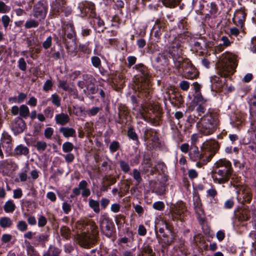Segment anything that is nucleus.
<instances>
[{
    "instance_id": "f257e3e1",
    "label": "nucleus",
    "mask_w": 256,
    "mask_h": 256,
    "mask_svg": "<svg viewBox=\"0 0 256 256\" xmlns=\"http://www.w3.org/2000/svg\"><path fill=\"white\" fill-rule=\"evenodd\" d=\"M218 148V143L215 140H206L202 144L200 150L195 148L189 152L190 158L196 162L198 167L201 168L211 160Z\"/></svg>"
},
{
    "instance_id": "f03ea898",
    "label": "nucleus",
    "mask_w": 256,
    "mask_h": 256,
    "mask_svg": "<svg viewBox=\"0 0 256 256\" xmlns=\"http://www.w3.org/2000/svg\"><path fill=\"white\" fill-rule=\"evenodd\" d=\"M233 171L230 161L226 158L220 159L214 164L212 177L215 182L223 184L228 182Z\"/></svg>"
},
{
    "instance_id": "7ed1b4c3",
    "label": "nucleus",
    "mask_w": 256,
    "mask_h": 256,
    "mask_svg": "<svg viewBox=\"0 0 256 256\" xmlns=\"http://www.w3.org/2000/svg\"><path fill=\"white\" fill-rule=\"evenodd\" d=\"M219 123L218 115L216 113H208L203 116L197 123L200 132L204 135L213 134Z\"/></svg>"
},
{
    "instance_id": "20e7f679",
    "label": "nucleus",
    "mask_w": 256,
    "mask_h": 256,
    "mask_svg": "<svg viewBox=\"0 0 256 256\" xmlns=\"http://www.w3.org/2000/svg\"><path fill=\"white\" fill-rule=\"evenodd\" d=\"M237 66L235 56L232 55L224 56L219 62L218 65V72L224 78L232 74Z\"/></svg>"
},
{
    "instance_id": "39448f33",
    "label": "nucleus",
    "mask_w": 256,
    "mask_h": 256,
    "mask_svg": "<svg viewBox=\"0 0 256 256\" xmlns=\"http://www.w3.org/2000/svg\"><path fill=\"white\" fill-rule=\"evenodd\" d=\"M91 226L92 234L84 232L78 236V243L81 246L88 248L97 242V237L98 235V232L96 230L97 226L94 222H92Z\"/></svg>"
},
{
    "instance_id": "423d86ee",
    "label": "nucleus",
    "mask_w": 256,
    "mask_h": 256,
    "mask_svg": "<svg viewBox=\"0 0 256 256\" xmlns=\"http://www.w3.org/2000/svg\"><path fill=\"white\" fill-rule=\"evenodd\" d=\"M100 229L103 234L108 238H110L114 232V224L106 215H102L99 220Z\"/></svg>"
},
{
    "instance_id": "0eeeda50",
    "label": "nucleus",
    "mask_w": 256,
    "mask_h": 256,
    "mask_svg": "<svg viewBox=\"0 0 256 256\" xmlns=\"http://www.w3.org/2000/svg\"><path fill=\"white\" fill-rule=\"evenodd\" d=\"M47 12L48 6L44 1H40L34 6V16L40 21L44 19Z\"/></svg>"
},
{
    "instance_id": "6e6552de",
    "label": "nucleus",
    "mask_w": 256,
    "mask_h": 256,
    "mask_svg": "<svg viewBox=\"0 0 256 256\" xmlns=\"http://www.w3.org/2000/svg\"><path fill=\"white\" fill-rule=\"evenodd\" d=\"M186 211L183 202L178 203L172 207L171 211L172 220H182L184 212Z\"/></svg>"
},
{
    "instance_id": "1a4fd4ad",
    "label": "nucleus",
    "mask_w": 256,
    "mask_h": 256,
    "mask_svg": "<svg viewBox=\"0 0 256 256\" xmlns=\"http://www.w3.org/2000/svg\"><path fill=\"white\" fill-rule=\"evenodd\" d=\"M88 182L84 180L80 182L78 188H75L73 189L72 192L74 196H78L80 194V190H82V194L84 197H88L90 194V191L89 188H87Z\"/></svg>"
},
{
    "instance_id": "9d476101",
    "label": "nucleus",
    "mask_w": 256,
    "mask_h": 256,
    "mask_svg": "<svg viewBox=\"0 0 256 256\" xmlns=\"http://www.w3.org/2000/svg\"><path fill=\"white\" fill-rule=\"evenodd\" d=\"M134 68L144 76L145 79H146L148 76V68L142 64H136L134 66ZM148 80H145L144 84L140 86L142 90H144L148 88Z\"/></svg>"
},
{
    "instance_id": "9b49d317",
    "label": "nucleus",
    "mask_w": 256,
    "mask_h": 256,
    "mask_svg": "<svg viewBox=\"0 0 256 256\" xmlns=\"http://www.w3.org/2000/svg\"><path fill=\"white\" fill-rule=\"evenodd\" d=\"M246 16V14L242 10H236L234 14L232 20L238 26L242 27L244 24Z\"/></svg>"
},
{
    "instance_id": "f8f14e48",
    "label": "nucleus",
    "mask_w": 256,
    "mask_h": 256,
    "mask_svg": "<svg viewBox=\"0 0 256 256\" xmlns=\"http://www.w3.org/2000/svg\"><path fill=\"white\" fill-rule=\"evenodd\" d=\"M159 232L160 234L158 235L156 232V237L159 240V242L161 243L163 246L170 245L174 242V236L170 238H168V235L164 233V228H160L159 229Z\"/></svg>"
},
{
    "instance_id": "ddd939ff",
    "label": "nucleus",
    "mask_w": 256,
    "mask_h": 256,
    "mask_svg": "<svg viewBox=\"0 0 256 256\" xmlns=\"http://www.w3.org/2000/svg\"><path fill=\"white\" fill-rule=\"evenodd\" d=\"M26 128L24 122L20 118H17L12 124V128L15 132H22Z\"/></svg>"
},
{
    "instance_id": "4468645a",
    "label": "nucleus",
    "mask_w": 256,
    "mask_h": 256,
    "mask_svg": "<svg viewBox=\"0 0 256 256\" xmlns=\"http://www.w3.org/2000/svg\"><path fill=\"white\" fill-rule=\"evenodd\" d=\"M49 235L41 234L33 238V244L36 246L40 245L42 247L46 246V243L48 240Z\"/></svg>"
},
{
    "instance_id": "2eb2a0df",
    "label": "nucleus",
    "mask_w": 256,
    "mask_h": 256,
    "mask_svg": "<svg viewBox=\"0 0 256 256\" xmlns=\"http://www.w3.org/2000/svg\"><path fill=\"white\" fill-rule=\"evenodd\" d=\"M66 0H55L52 2V7L57 12H64L66 5Z\"/></svg>"
},
{
    "instance_id": "dca6fc26",
    "label": "nucleus",
    "mask_w": 256,
    "mask_h": 256,
    "mask_svg": "<svg viewBox=\"0 0 256 256\" xmlns=\"http://www.w3.org/2000/svg\"><path fill=\"white\" fill-rule=\"evenodd\" d=\"M55 120L57 124L64 126L69 122L70 117L66 114L61 113L56 116Z\"/></svg>"
},
{
    "instance_id": "f3484780",
    "label": "nucleus",
    "mask_w": 256,
    "mask_h": 256,
    "mask_svg": "<svg viewBox=\"0 0 256 256\" xmlns=\"http://www.w3.org/2000/svg\"><path fill=\"white\" fill-rule=\"evenodd\" d=\"M60 132L62 133L64 137H76V132L74 129L69 127H62L60 129Z\"/></svg>"
},
{
    "instance_id": "a211bd4d",
    "label": "nucleus",
    "mask_w": 256,
    "mask_h": 256,
    "mask_svg": "<svg viewBox=\"0 0 256 256\" xmlns=\"http://www.w3.org/2000/svg\"><path fill=\"white\" fill-rule=\"evenodd\" d=\"M184 73V78L192 80L196 78L198 76L196 70L193 66Z\"/></svg>"
},
{
    "instance_id": "6ab92c4d",
    "label": "nucleus",
    "mask_w": 256,
    "mask_h": 256,
    "mask_svg": "<svg viewBox=\"0 0 256 256\" xmlns=\"http://www.w3.org/2000/svg\"><path fill=\"white\" fill-rule=\"evenodd\" d=\"M61 252L60 249L50 246L48 251L44 252L42 256H60Z\"/></svg>"
},
{
    "instance_id": "aec40b11",
    "label": "nucleus",
    "mask_w": 256,
    "mask_h": 256,
    "mask_svg": "<svg viewBox=\"0 0 256 256\" xmlns=\"http://www.w3.org/2000/svg\"><path fill=\"white\" fill-rule=\"evenodd\" d=\"M14 153L17 156H27L29 154V149L26 146L20 144L15 148Z\"/></svg>"
},
{
    "instance_id": "412c9836",
    "label": "nucleus",
    "mask_w": 256,
    "mask_h": 256,
    "mask_svg": "<svg viewBox=\"0 0 256 256\" xmlns=\"http://www.w3.org/2000/svg\"><path fill=\"white\" fill-rule=\"evenodd\" d=\"M98 88L95 84L91 81L86 82V90H84V92L88 94H94L97 92Z\"/></svg>"
},
{
    "instance_id": "4be33fe9",
    "label": "nucleus",
    "mask_w": 256,
    "mask_h": 256,
    "mask_svg": "<svg viewBox=\"0 0 256 256\" xmlns=\"http://www.w3.org/2000/svg\"><path fill=\"white\" fill-rule=\"evenodd\" d=\"M116 182V178L110 174L105 176L102 178V183L106 184L108 186L114 184Z\"/></svg>"
},
{
    "instance_id": "5701e85b",
    "label": "nucleus",
    "mask_w": 256,
    "mask_h": 256,
    "mask_svg": "<svg viewBox=\"0 0 256 256\" xmlns=\"http://www.w3.org/2000/svg\"><path fill=\"white\" fill-rule=\"evenodd\" d=\"M4 208L6 212H12L16 209V205L12 200H9L5 203Z\"/></svg>"
},
{
    "instance_id": "b1692460",
    "label": "nucleus",
    "mask_w": 256,
    "mask_h": 256,
    "mask_svg": "<svg viewBox=\"0 0 256 256\" xmlns=\"http://www.w3.org/2000/svg\"><path fill=\"white\" fill-rule=\"evenodd\" d=\"M88 204L90 207L92 208L96 213L98 214L100 212V204L98 201L93 199H89Z\"/></svg>"
},
{
    "instance_id": "393cba45",
    "label": "nucleus",
    "mask_w": 256,
    "mask_h": 256,
    "mask_svg": "<svg viewBox=\"0 0 256 256\" xmlns=\"http://www.w3.org/2000/svg\"><path fill=\"white\" fill-rule=\"evenodd\" d=\"M12 222L8 217H2L0 218V226L2 228H9L12 225Z\"/></svg>"
},
{
    "instance_id": "a878e982",
    "label": "nucleus",
    "mask_w": 256,
    "mask_h": 256,
    "mask_svg": "<svg viewBox=\"0 0 256 256\" xmlns=\"http://www.w3.org/2000/svg\"><path fill=\"white\" fill-rule=\"evenodd\" d=\"M39 21L38 20H36L33 19H30L26 22L24 27L26 29L36 28L40 24Z\"/></svg>"
},
{
    "instance_id": "bb28decb",
    "label": "nucleus",
    "mask_w": 256,
    "mask_h": 256,
    "mask_svg": "<svg viewBox=\"0 0 256 256\" xmlns=\"http://www.w3.org/2000/svg\"><path fill=\"white\" fill-rule=\"evenodd\" d=\"M30 114V110L24 104H22L20 107V116L24 118H27Z\"/></svg>"
},
{
    "instance_id": "cd10ccee",
    "label": "nucleus",
    "mask_w": 256,
    "mask_h": 256,
    "mask_svg": "<svg viewBox=\"0 0 256 256\" xmlns=\"http://www.w3.org/2000/svg\"><path fill=\"white\" fill-rule=\"evenodd\" d=\"M66 36L70 39L73 40L76 36V33L73 26L70 25L66 26Z\"/></svg>"
},
{
    "instance_id": "c85d7f7f",
    "label": "nucleus",
    "mask_w": 256,
    "mask_h": 256,
    "mask_svg": "<svg viewBox=\"0 0 256 256\" xmlns=\"http://www.w3.org/2000/svg\"><path fill=\"white\" fill-rule=\"evenodd\" d=\"M142 256H154L151 247L146 245L143 247L142 250Z\"/></svg>"
},
{
    "instance_id": "c756f323",
    "label": "nucleus",
    "mask_w": 256,
    "mask_h": 256,
    "mask_svg": "<svg viewBox=\"0 0 256 256\" xmlns=\"http://www.w3.org/2000/svg\"><path fill=\"white\" fill-rule=\"evenodd\" d=\"M154 190L158 194H162L165 192V186L160 182L156 183Z\"/></svg>"
},
{
    "instance_id": "7c9ffc66",
    "label": "nucleus",
    "mask_w": 256,
    "mask_h": 256,
    "mask_svg": "<svg viewBox=\"0 0 256 256\" xmlns=\"http://www.w3.org/2000/svg\"><path fill=\"white\" fill-rule=\"evenodd\" d=\"M60 234L64 238L68 239L70 236V231L69 228L66 226H63L60 230Z\"/></svg>"
},
{
    "instance_id": "2f4dec72",
    "label": "nucleus",
    "mask_w": 256,
    "mask_h": 256,
    "mask_svg": "<svg viewBox=\"0 0 256 256\" xmlns=\"http://www.w3.org/2000/svg\"><path fill=\"white\" fill-rule=\"evenodd\" d=\"M198 136L196 134H193L190 137L192 146L190 147L191 150H195V148L198 149V147L196 146V144L198 141Z\"/></svg>"
},
{
    "instance_id": "473e14b6",
    "label": "nucleus",
    "mask_w": 256,
    "mask_h": 256,
    "mask_svg": "<svg viewBox=\"0 0 256 256\" xmlns=\"http://www.w3.org/2000/svg\"><path fill=\"white\" fill-rule=\"evenodd\" d=\"M62 150L64 152L68 153L74 148V145L70 142H66L62 145Z\"/></svg>"
},
{
    "instance_id": "72a5a7b5",
    "label": "nucleus",
    "mask_w": 256,
    "mask_h": 256,
    "mask_svg": "<svg viewBox=\"0 0 256 256\" xmlns=\"http://www.w3.org/2000/svg\"><path fill=\"white\" fill-rule=\"evenodd\" d=\"M109 148L111 152H114L120 149V144L118 141H113L110 143Z\"/></svg>"
},
{
    "instance_id": "f704fd0d",
    "label": "nucleus",
    "mask_w": 256,
    "mask_h": 256,
    "mask_svg": "<svg viewBox=\"0 0 256 256\" xmlns=\"http://www.w3.org/2000/svg\"><path fill=\"white\" fill-rule=\"evenodd\" d=\"M52 102L57 107L60 106V98L56 94L52 95Z\"/></svg>"
},
{
    "instance_id": "c9c22d12",
    "label": "nucleus",
    "mask_w": 256,
    "mask_h": 256,
    "mask_svg": "<svg viewBox=\"0 0 256 256\" xmlns=\"http://www.w3.org/2000/svg\"><path fill=\"white\" fill-rule=\"evenodd\" d=\"M91 62L92 66L96 68H100L101 66V60L98 56H92L91 58Z\"/></svg>"
},
{
    "instance_id": "e433bc0d",
    "label": "nucleus",
    "mask_w": 256,
    "mask_h": 256,
    "mask_svg": "<svg viewBox=\"0 0 256 256\" xmlns=\"http://www.w3.org/2000/svg\"><path fill=\"white\" fill-rule=\"evenodd\" d=\"M36 147L39 151H44L47 147V144L44 141H38L36 143Z\"/></svg>"
},
{
    "instance_id": "4c0bfd02",
    "label": "nucleus",
    "mask_w": 256,
    "mask_h": 256,
    "mask_svg": "<svg viewBox=\"0 0 256 256\" xmlns=\"http://www.w3.org/2000/svg\"><path fill=\"white\" fill-rule=\"evenodd\" d=\"M132 175L134 179L136 180L138 184L142 181V178L140 176V173L137 169H134L132 171Z\"/></svg>"
},
{
    "instance_id": "58836bf2",
    "label": "nucleus",
    "mask_w": 256,
    "mask_h": 256,
    "mask_svg": "<svg viewBox=\"0 0 256 256\" xmlns=\"http://www.w3.org/2000/svg\"><path fill=\"white\" fill-rule=\"evenodd\" d=\"M192 66V64L188 60H184V62L180 64V67L183 70L184 72L186 70H188V69Z\"/></svg>"
},
{
    "instance_id": "ea45409f",
    "label": "nucleus",
    "mask_w": 256,
    "mask_h": 256,
    "mask_svg": "<svg viewBox=\"0 0 256 256\" xmlns=\"http://www.w3.org/2000/svg\"><path fill=\"white\" fill-rule=\"evenodd\" d=\"M120 165L122 170L125 173H127L130 170V167L128 162L124 161H120Z\"/></svg>"
},
{
    "instance_id": "a19ab883",
    "label": "nucleus",
    "mask_w": 256,
    "mask_h": 256,
    "mask_svg": "<svg viewBox=\"0 0 256 256\" xmlns=\"http://www.w3.org/2000/svg\"><path fill=\"white\" fill-rule=\"evenodd\" d=\"M26 250L28 254L30 256H36L38 254L34 247L29 242H28V244L26 246Z\"/></svg>"
},
{
    "instance_id": "79ce46f5",
    "label": "nucleus",
    "mask_w": 256,
    "mask_h": 256,
    "mask_svg": "<svg viewBox=\"0 0 256 256\" xmlns=\"http://www.w3.org/2000/svg\"><path fill=\"white\" fill-rule=\"evenodd\" d=\"M10 8L2 1L0 0V13H6L10 12Z\"/></svg>"
},
{
    "instance_id": "37998d69",
    "label": "nucleus",
    "mask_w": 256,
    "mask_h": 256,
    "mask_svg": "<svg viewBox=\"0 0 256 256\" xmlns=\"http://www.w3.org/2000/svg\"><path fill=\"white\" fill-rule=\"evenodd\" d=\"M243 198L246 202H250L251 200V195L248 189H246L242 192Z\"/></svg>"
},
{
    "instance_id": "c03bdc74",
    "label": "nucleus",
    "mask_w": 256,
    "mask_h": 256,
    "mask_svg": "<svg viewBox=\"0 0 256 256\" xmlns=\"http://www.w3.org/2000/svg\"><path fill=\"white\" fill-rule=\"evenodd\" d=\"M18 228L22 232H24L28 229V225L24 220L19 221L17 225Z\"/></svg>"
},
{
    "instance_id": "a18cd8bd",
    "label": "nucleus",
    "mask_w": 256,
    "mask_h": 256,
    "mask_svg": "<svg viewBox=\"0 0 256 256\" xmlns=\"http://www.w3.org/2000/svg\"><path fill=\"white\" fill-rule=\"evenodd\" d=\"M157 132L152 129H147L144 132V138L146 139L151 138Z\"/></svg>"
},
{
    "instance_id": "49530a36",
    "label": "nucleus",
    "mask_w": 256,
    "mask_h": 256,
    "mask_svg": "<svg viewBox=\"0 0 256 256\" xmlns=\"http://www.w3.org/2000/svg\"><path fill=\"white\" fill-rule=\"evenodd\" d=\"M157 132L152 129H147L144 132V138L146 139L151 138Z\"/></svg>"
},
{
    "instance_id": "de8ad7c7",
    "label": "nucleus",
    "mask_w": 256,
    "mask_h": 256,
    "mask_svg": "<svg viewBox=\"0 0 256 256\" xmlns=\"http://www.w3.org/2000/svg\"><path fill=\"white\" fill-rule=\"evenodd\" d=\"M128 136L134 140H138V137L134 130L133 128H130L128 129Z\"/></svg>"
},
{
    "instance_id": "09e8293b",
    "label": "nucleus",
    "mask_w": 256,
    "mask_h": 256,
    "mask_svg": "<svg viewBox=\"0 0 256 256\" xmlns=\"http://www.w3.org/2000/svg\"><path fill=\"white\" fill-rule=\"evenodd\" d=\"M54 112V108L48 106L44 110V114L46 118H52L53 116Z\"/></svg>"
},
{
    "instance_id": "8fccbe9b",
    "label": "nucleus",
    "mask_w": 256,
    "mask_h": 256,
    "mask_svg": "<svg viewBox=\"0 0 256 256\" xmlns=\"http://www.w3.org/2000/svg\"><path fill=\"white\" fill-rule=\"evenodd\" d=\"M115 220L118 226L121 225L125 222V216L122 214L116 215L115 217Z\"/></svg>"
},
{
    "instance_id": "3c124183",
    "label": "nucleus",
    "mask_w": 256,
    "mask_h": 256,
    "mask_svg": "<svg viewBox=\"0 0 256 256\" xmlns=\"http://www.w3.org/2000/svg\"><path fill=\"white\" fill-rule=\"evenodd\" d=\"M102 108L98 107H94L86 112L88 116H93L96 115Z\"/></svg>"
},
{
    "instance_id": "603ef678",
    "label": "nucleus",
    "mask_w": 256,
    "mask_h": 256,
    "mask_svg": "<svg viewBox=\"0 0 256 256\" xmlns=\"http://www.w3.org/2000/svg\"><path fill=\"white\" fill-rule=\"evenodd\" d=\"M52 82L51 80H48L44 84V85L43 86V90L45 92H48L49 90H52Z\"/></svg>"
},
{
    "instance_id": "864d4df0",
    "label": "nucleus",
    "mask_w": 256,
    "mask_h": 256,
    "mask_svg": "<svg viewBox=\"0 0 256 256\" xmlns=\"http://www.w3.org/2000/svg\"><path fill=\"white\" fill-rule=\"evenodd\" d=\"M18 62L19 68L22 71H25L26 69V64L24 59V58H20Z\"/></svg>"
},
{
    "instance_id": "5fc2aeb1",
    "label": "nucleus",
    "mask_w": 256,
    "mask_h": 256,
    "mask_svg": "<svg viewBox=\"0 0 256 256\" xmlns=\"http://www.w3.org/2000/svg\"><path fill=\"white\" fill-rule=\"evenodd\" d=\"M52 38L51 36H48L43 42L42 46L44 49H48L52 46Z\"/></svg>"
},
{
    "instance_id": "6e6d98bb",
    "label": "nucleus",
    "mask_w": 256,
    "mask_h": 256,
    "mask_svg": "<svg viewBox=\"0 0 256 256\" xmlns=\"http://www.w3.org/2000/svg\"><path fill=\"white\" fill-rule=\"evenodd\" d=\"M54 134V130L52 128H47L44 130V136L46 138L50 139L51 138Z\"/></svg>"
},
{
    "instance_id": "4d7b16f0",
    "label": "nucleus",
    "mask_w": 256,
    "mask_h": 256,
    "mask_svg": "<svg viewBox=\"0 0 256 256\" xmlns=\"http://www.w3.org/2000/svg\"><path fill=\"white\" fill-rule=\"evenodd\" d=\"M164 207V204L162 202H157L153 204V208L158 210H162Z\"/></svg>"
},
{
    "instance_id": "13d9d810",
    "label": "nucleus",
    "mask_w": 256,
    "mask_h": 256,
    "mask_svg": "<svg viewBox=\"0 0 256 256\" xmlns=\"http://www.w3.org/2000/svg\"><path fill=\"white\" fill-rule=\"evenodd\" d=\"M10 20V18L6 15H4L2 17V21L5 28H7Z\"/></svg>"
},
{
    "instance_id": "bf43d9fd",
    "label": "nucleus",
    "mask_w": 256,
    "mask_h": 256,
    "mask_svg": "<svg viewBox=\"0 0 256 256\" xmlns=\"http://www.w3.org/2000/svg\"><path fill=\"white\" fill-rule=\"evenodd\" d=\"M47 222V220L45 216H40L38 220V226L40 227L44 226Z\"/></svg>"
},
{
    "instance_id": "052dcab7",
    "label": "nucleus",
    "mask_w": 256,
    "mask_h": 256,
    "mask_svg": "<svg viewBox=\"0 0 256 256\" xmlns=\"http://www.w3.org/2000/svg\"><path fill=\"white\" fill-rule=\"evenodd\" d=\"M210 13L213 15L216 14L218 11V8L216 4L214 2H212L210 3Z\"/></svg>"
},
{
    "instance_id": "680f3d73",
    "label": "nucleus",
    "mask_w": 256,
    "mask_h": 256,
    "mask_svg": "<svg viewBox=\"0 0 256 256\" xmlns=\"http://www.w3.org/2000/svg\"><path fill=\"white\" fill-rule=\"evenodd\" d=\"M180 88L183 90H187L190 87V83L186 80L181 82L180 84Z\"/></svg>"
},
{
    "instance_id": "e2e57ef3",
    "label": "nucleus",
    "mask_w": 256,
    "mask_h": 256,
    "mask_svg": "<svg viewBox=\"0 0 256 256\" xmlns=\"http://www.w3.org/2000/svg\"><path fill=\"white\" fill-rule=\"evenodd\" d=\"M180 148L182 152L188 153L190 150V146L188 143H184L180 146Z\"/></svg>"
},
{
    "instance_id": "0e129e2a",
    "label": "nucleus",
    "mask_w": 256,
    "mask_h": 256,
    "mask_svg": "<svg viewBox=\"0 0 256 256\" xmlns=\"http://www.w3.org/2000/svg\"><path fill=\"white\" fill-rule=\"evenodd\" d=\"M221 40L222 42V45L226 47L230 46L232 44V42L226 36H222L221 38Z\"/></svg>"
},
{
    "instance_id": "69168bd1",
    "label": "nucleus",
    "mask_w": 256,
    "mask_h": 256,
    "mask_svg": "<svg viewBox=\"0 0 256 256\" xmlns=\"http://www.w3.org/2000/svg\"><path fill=\"white\" fill-rule=\"evenodd\" d=\"M208 196L214 198L218 194L217 191L214 188H211L207 191Z\"/></svg>"
},
{
    "instance_id": "338daca9",
    "label": "nucleus",
    "mask_w": 256,
    "mask_h": 256,
    "mask_svg": "<svg viewBox=\"0 0 256 256\" xmlns=\"http://www.w3.org/2000/svg\"><path fill=\"white\" fill-rule=\"evenodd\" d=\"M188 176L191 179H194L198 177V172L193 169L190 170L188 171Z\"/></svg>"
},
{
    "instance_id": "774afa93",
    "label": "nucleus",
    "mask_w": 256,
    "mask_h": 256,
    "mask_svg": "<svg viewBox=\"0 0 256 256\" xmlns=\"http://www.w3.org/2000/svg\"><path fill=\"white\" fill-rule=\"evenodd\" d=\"M62 210L65 214H68L71 210L70 205L66 202H64Z\"/></svg>"
}]
</instances>
